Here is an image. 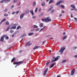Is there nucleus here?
<instances>
[{
  "label": "nucleus",
  "instance_id": "f257e3e1",
  "mask_svg": "<svg viewBox=\"0 0 77 77\" xmlns=\"http://www.w3.org/2000/svg\"><path fill=\"white\" fill-rule=\"evenodd\" d=\"M42 21H45L46 23H48V22H49V21H51V19L50 18V17H48L47 18H45L44 19H42Z\"/></svg>",
  "mask_w": 77,
  "mask_h": 77
},
{
  "label": "nucleus",
  "instance_id": "f03ea898",
  "mask_svg": "<svg viewBox=\"0 0 77 77\" xmlns=\"http://www.w3.org/2000/svg\"><path fill=\"white\" fill-rule=\"evenodd\" d=\"M23 63V61L20 62H15V63H13L14 65H16L17 64V65L15 66V67L17 68V65H21V64H22Z\"/></svg>",
  "mask_w": 77,
  "mask_h": 77
},
{
  "label": "nucleus",
  "instance_id": "7ed1b4c3",
  "mask_svg": "<svg viewBox=\"0 0 77 77\" xmlns=\"http://www.w3.org/2000/svg\"><path fill=\"white\" fill-rule=\"evenodd\" d=\"M61 3H64V1L63 0H60L57 2L55 4L56 6H57V5H59Z\"/></svg>",
  "mask_w": 77,
  "mask_h": 77
},
{
  "label": "nucleus",
  "instance_id": "20e7f679",
  "mask_svg": "<svg viewBox=\"0 0 77 77\" xmlns=\"http://www.w3.org/2000/svg\"><path fill=\"white\" fill-rule=\"evenodd\" d=\"M65 49V48L64 47H62L61 49L60 50L59 52L60 53V54L63 53V51Z\"/></svg>",
  "mask_w": 77,
  "mask_h": 77
},
{
  "label": "nucleus",
  "instance_id": "39448f33",
  "mask_svg": "<svg viewBox=\"0 0 77 77\" xmlns=\"http://www.w3.org/2000/svg\"><path fill=\"white\" fill-rule=\"evenodd\" d=\"M17 25H18V24H14L13 25V26L11 28H10V29H16V26H17Z\"/></svg>",
  "mask_w": 77,
  "mask_h": 77
},
{
  "label": "nucleus",
  "instance_id": "423d86ee",
  "mask_svg": "<svg viewBox=\"0 0 77 77\" xmlns=\"http://www.w3.org/2000/svg\"><path fill=\"white\" fill-rule=\"evenodd\" d=\"M11 1V0H3L1 1L0 3H3L4 2H6V3H7V2H10Z\"/></svg>",
  "mask_w": 77,
  "mask_h": 77
},
{
  "label": "nucleus",
  "instance_id": "0eeeda50",
  "mask_svg": "<svg viewBox=\"0 0 77 77\" xmlns=\"http://www.w3.org/2000/svg\"><path fill=\"white\" fill-rule=\"evenodd\" d=\"M48 68H46L45 70V71L44 72V76H45V75H46V74L47 73V72L48 71Z\"/></svg>",
  "mask_w": 77,
  "mask_h": 77
},
{
  "label": "nucleus",
  "instance_id": "6e6552de",
  "mask_svg": "<svg viewBox=\"0 0 77 77\" xmlns=\"http://www.w3.org/2000/svg\"><path fill=\"white\" fill-rule=\"evenodd\" d=\"M75 70L73 69L71 72V75H74V74L75 73Z\"/></svg>",
  "mask_w": 77,
  "mask_h": 77
},
{
  "label": "nucleus",
  "instance_id": "1a4fd4ad",
  "mask_svg": "<svg viewBox=\"0 0 77 77\" xmlns=\"http://www.w3.org/2000/svg\"><path fill=\"white\" fill-rule=\"evenodd\" d=\"M25 14V13H23V14H21L20 16V19H22L23 18V17H24V14Z\"/></svg>",
  "mask_w": 77,
  "mask_h": 77
},
{
  "label": "nucleus",
  "instance_id": "9d476101",
  "mask_svg": "<svg viewBox=\"0 0 77 77\" xmlns=\"http://www.w3.org/2000/svg\"><path fill=\"white\" fill-rule=\"evenodd\" d=\"M60 57L59 56H57L56 58H55L54 60L55 62H56V61H57L58 59H59V58Z\"/></svg>",
  "mask_w": 77,
  "mask_h": 77
},
{
  "label": "nucleus",
  "instance_id": "9b49d317",
  "mask_svg": "<svg viewBox=\"0 0 77 77\" xmlns=\"http://www.w3.org/2000/svg\"><path fill=\"white\" fill-rule=\"evenodd\" d=\"M2 36H3L4 38H5L6 39H9V37H8V36H6V35H3Z\"/></svg>",
  "mask_w": 77,
  "mask_h": 77
},
{
  "label": "nucleus",
  "instance_id": "f8f14e48",
  "mask_svg": "<svg viewBox=\"0 0 77 77\" xmlns=\"http://www.w3.org/2000/svg\"><path fill=\"white\" fill-rule=\"evenodd\" d=\"M39 46H36L34 48H33V50H35V49H38V48H39Z\"/></svg>",
  "mask_w": 77,
  "mask_h": 77
},
{
  "label": "nucleus",
  "instance_id": "ddd939ff",
  "mask_svg": "<svg viewBox=\"0 0 77 77\" xmlns=\"http://www.w3.org/2000/svg\"><path fill=\"white\" fill-rule=\"evenodd\" d=\"M54 65H55V63H52L51 65V66H50V67H49V68H52V67L53 66H54Z\"/></svg>",
  "mask_w": 77,
  "mask_h": 77
},
{
  "label": "nucleus",
  "instance_id": "4468645a",
  "mask_svg": "<svg viewBox=\"0 0 77 77\" xmlns=\"http://www.w3.org/2000/svg\"><path fill=\"white\" fill-rule=\"evenodd\" d=\"M3 40H4V38H3V36H2L1 38L0 41H3Z\"/></svg>",
  "mask_w": 77,
  "mask_h": 77
},
{
  "label": "nucleus",
  "instance_id": "2eb2a0df",
  "mask_svg": "<svg viewBox=\"0 0 77 77\" xmlns=\"http://www.w3.org/2000/svg\"><path fill=\"white\" fill-rule=\"evenodd\" d=\"M71 8H73V9H75V5H71Z\"/></svg>",
  "mask_w": 77,
  "mask_h": 77
},
{
  "label": "nucleus",
  "instance_id": "dca6fc26",
  "mask_svg": "<svg viewBox=\"0 0 77 77\" xmlns=\"http://www.w3.org/2000/svg\"><path fill=\"white\" fill-rule=\"evenodd\" d=\"M5 20H6V19H4L3 20H2V21L1 22H0V25L2 23H3V22L4 21H5Z\"/></svg>",
  "mask_w": 77,
  "mask_h": 77
},
{
  "label": "nucleus",
  "instance_id": "f3484780",
  "mask_svg": "<svg viewBox=\"0 0 77 77\" xmlns=\"http://www.w3.org/2000/svg\"><path fill=\"white\" fill-rule=\"evenodd\" d=\"M30 13L32 14V15H34V13H33V10H31L30 11Z\"/></svg>",
  "mask_w": 77,
  "mask_h": 77
},
{
  "label": "nucleus",
  "instance_id": "a211bd4d",
  "mask_svg": "<svg viewBox=\"0 0 77 77\" xmlns=\"http://www.w3.org/2000/svg\"><path fill=\"white\" fill-rule=\"evenodd\" d=\"M34 34V33L33 32H31L29 33L28 34V35L29 36H31V35H33Z\"/></svg>",
  "mask_w": 77,
  "mask_h": 77
},
{
  "label": "nucleus",
  "instance_id": "6ab92c4d",
  "mask_svg": "<svg viewBox=\"0 0 77 77\" xmlns=\"http://www.w3.org/2000/svg\"><path fill=\"white\" fill-rule=\"evenodd\" d=\"M15 60V58L14 57L11 60V62H14Z\"/></svg>",
  "mask_w": 77,
  "mask_h": 77
},
{
  "label": "nucleus",
  "instance_id": "aec40b11",
  "mask_svg": "<svg viewBox=\"0 0 77 77\" xmlns=\"http://www.w3.org/2000/svg\"><path fill=\"white\" fill-rule=\"evenodd\" d=\"M67 37H68L67 35L64 36L63 38V40H64V39H66V38Z\"/></svg>",
  "mask_w": 77,
  "mask_h": 77
},
{
  "label": "nucleus",
  "instance_id": "412c9836",
  "mask_svg": "<svg viewBox=\"0 0 77 77\" xmlns=\"http://www.w3.org/2000/svg\"><path fill=\"white\" fill-rule=\"evenodd\" d=\"M39 26H40L41 27H43V23H40L39 25Z\"/></svg>",
  "mask_w": 77,
  "mask_h": 77
},
{
  "label": "nucleus",
  "instance_id": "4be33fe9",
  "mask_svg": "<svg viewBox=\"0 0 77 77\" xmlns=\"http://www.w3.org/2000/svg\"><path fill=\"white\" fill-rule=\"evenodd\" d=\"M54 2V1H53V0H51L49 2V4H50V3H53Z\"/></svg>",
  "mask_w": 77,
  "mask_h": 77
},
{
  "label": "nucleus",
  "instance_id": "5701e85b",
  "mask_svg": "<svg viewBox=\"0 0 77 77\" xmlns=\"http://www.w3.org/2000/svg\"><path fill=\"white\" fill-rule=\"evenodd\" d=\"M45 2H43L42 3V6H45Z\"/></svg>",
  "mask_w": 77,
  "mask_h": 77
},
{
  "label": "nucleus",
  "instance_id": "b1692460",
  "mask_svg": "<svg viewBox=\"0 0 77 77\" xmlns=\"http://www.w3.org/2000/svg\"><path fill=\"white\" fill-rule=\"evenodd\" d=\"M9 28H10V26H8L6 29V31H8L9 30Z\"/></svg>",
  "mask_w": 77,
  "mask_h": 77
},
{
  "label": "nucleus",
  "instance_id": "393cba45",
  "mask_svg": "<svg viewBox=\"0 0 77 77\" xmlns=\"http://www.w3.org/2000/svg\"><path fill=\"white\" fill-rule=\"evenodd\" d=\"M66 62V60H63L62 61L61 63H65V62Z\"/></svg>",
  "mask_w": 77,
  "mask_h": 77
},
{
  "label": "nucleus",
  "instance_id": "a878e982",
  "mask_svg": "<svg viewBox=\"0 0 77 77\" xmlns=\"http://www.w3.org/2000/svg\"><path fill=\"white\" fill-rule=\"evenodd\" d=\"M30 43V41L28 42L26 44V45H25L26 46H27V45H29V43Z\"/></svg>",
  "mask_w": 77,
  "mask_h": 77
},
{
  "label": "nucleus",
  "instance_id": "bb28decb",
  "mask_svg": "<svg viewBox=\"0 0 77 77\" xmlns=\"http://www.w3.org/2000/svg\"><path fill=\"white\" fill-rule=\"evenodd\" d=\"M50 63V61H49V62L46 63V64L47 66H48V65H49V63Z\"/></svg>",
  "mask_w": 77,
  "mask_h": 77
},
{
  "label": "nucleus",
  "instance_id": "cd10ccee",
  "mask_svg": "<svg viewBox=\"0 0 77 77\" xmlns=\"http://www.w3.org/2000/svg\"><path fill=\"white\" fill-rule=\"evenodd\" d=\"M36 5V2H35L33 4V6H35Z\"/></svg>",
  "mask_w": 77,
  "mask_h": 77
},
{
  "label": "nucleus",
  "instance_id": "c85d7f7f",
  "mask_svg": "<svg viewBox=\"0 0 77 77\" xmlns=\"http://www.w3.org/2000/svg\"><path fill=\"white\" fill-rule=\"evenodd\" d=\"M20 28H21V26H18L17 28V30H18V29H20Z\"/></svg>",
  "mask_w": 77,
  "mask_h": 77
},
{
  "label": "nucleus",
  "instance_id": "c756f323",
  "mask_svg": "<svg viewBox=\"0 0 77 77\" xmlns=\"http://www.w3.org/2000/svg\"><path fill=\"white\" fill-rule=\"evenodd\" d=\"M54 10H53L50 12L51 14H53V13H54Z\"/></svg>",
  "mask_w": 77,
  "mask_h": 77
},
{
  "label": "nucleus",
  "instance_id": "7c9ffc66",
  "mask_svg": "<svg viewBox=\"0 0 77 77\" xmlns=\"http://www.w3.org/2000/svg\"><path fill=\"white\" fill-rule=\"evenodd\" d=\"M29 10H27L26 11V14H28V13H29Z\"/></svg>",
  "mask_w": 77,
  "mask_h": 77
},
{
  "label": "nucleus",
  "instance_id": "2f4dec72",
  "mask_svg": "<svg viewBox=\"0 0 77 77\" xmlns=\"http://www.w3.org/2000/svg\"><path fill=\"white\" fill-rule=\"evenodd\" d=\"M60 7H61L62 8H63V9L65 7L63 5H60Z\"/></svg>",
  "mask_w": 77,
  "mask_h": 77
},
{
  "label": "nucleus",
  "instance_id": "473e14b6",
  "mask_svg": "<svg viewBox=\"0 0 77 77\" xmlns=\"http://www.w3.org/2000/svg\"><path fill=\"white\" fill-rule=\"evenodd\" d=\"M5 24H6V25H9V22L7 21L6 23Z\"/></svg>",
  "mask_w": 77,
  "mask_h": 77
},
{
  "label": "nucleus",
  "instance_id": "72a5a7b5",
  "mask_svg": "<svg viewBox=\"0 0 77 77\" xmlns=\"http://www.w3.org/2000/svg\"><path fill=\"white\" fill-rule=\"evenodd\" d=\"M53 8V7H51L48 10V12L50 11L51 9H52V8Z\"/></svg>",
  "mask_w": 77,
  "mask_h": 77
},
{
  "label": "nucleus",
  "instance_id": "f704fd0d",
  "mask_svg": "<svg viewBox=\"0 0 77 77\" xmlns=\"http://www.w3.org/2000/svg\"><path fill=\"white\" fill-rule=\"evenodd\" d=\"M26 34H24L23 35L21 36L20 38H22V37H23V36H26Z\"/></svg>",
  "mask_w": 77,
  "mask_h": 77
},
{
  "label": "nucleus",
  "instance_id": "c9c22d12",
  "mask_svg": "<svg viewBox=\"0 0 77 77\" xmlns=\"http://www.w3.org/2000/svg\"><path fill=\"white\" fill-rule=\"evenodd\" d=\"M33 27L34 28H38V26L36 25H34Z\"/></svg>",
  "mask_w": 77,
  "mask_h": 77
},
{
  "label": "nucleus",
  "instance_id": "e433bc0d",
  "mask_svg": "<svg viewBox=\"0 0 77 77\" xmlns=\"http://www.w3.org/2000/svg\"><path fill=\"white\" fill-rule=\"evenodd\" d=\"M38 10V8H36L35 10V12H37V11Z\"/></svg>",
  "mask_w": 77,
  "mask_h": 77
},
{
  "label": "nucleus",
  "instance_id": "4c0bfd02",
  "mask_svg": "<svg viewBox=\"0 0 77 77\" xmlns=\"http://www.w3.org/2000/svg\"><path fill=\"white\" fill-rule=\"evenodd\" d=\"M18 1V0H14L13 2V3H15L16 2H17Z\"/></svg>",
  "mask_w": 77,
  "mask_h": 77
},
{
  "label": "nucleus",
  "instance_id": "58836bf2",
  "mask_svg": "<svg viewBox=\"0 0 77 77\" xmlns=\"http://www.w3.org/2000/svg\"><path fill=\"white\" fill-rule=\"evenodd\" d=\"M77 47H74L73 48V50H75L76 48H77Z\"/></svg>",
  "mask_w": 77,
  "mask_h": 77
},
{
  "label": "nucleus",
  "instance_id": "ea45409f",
  "mask_svg": "<svg viewBox=\"0 0 77 77\" xmlns=\"http://www.w3.org/2000/svg\"><path fill=\"white\" fill-rule=\"evenodd\" d=\"M35 18L36 17H35V16H34L32 17V18H33V19H35Z\"/></svg>",
  "mask_w": 77,
  "mask_h": 77
},
{
  "label": "nucleus",
  "instance_id": "a19ab883",
  "mask_svg": "<svg viewBox=\"0 0 77 77\" xmlns=\"http://www.w3.org/2000/svg\"><path fill=\"white\" fill-rule=\"evenodd\" d=\"M10 32L12 33H13L14 32V31L12 30H11L10 31Z\"/></svg>",
  "mask_w": 77,
  "mask_h": 77
},
{
  "label": "nucleus",
  "instance_id": "79ce46f5",
  "mask_svg": "<svg viewBox=\"0 0 77 77\" xmlns=\"http://www.w3.org/2000/svg\"><path fill=\"white\" fill-rule=\"evenodd\" d=\"M51 62H52V63H53V62H55V61H54V60H51Z\"/></svg>",
  "mask_w": 77,
  "mask_h": 77
},
{
  "label": "nucleus",
  "instance_id": "37998d69",
  "mask_svg": "<svg viewBox=\"0 0 77 77\" xmlns=\"http://www.w3.org/2000/svg\"><path fill=\"white\" fill-rule=\"evenodd\" d=\"M7 9H5V10H4V11H5V12H6V11H7Z\"/></svg>",
  "mask_w": 77,
  "mask_h": 77
},
{
  "label": "nucleus",
  "instance_id": "c03bdc74",
  "mask_svg": "<svg viewBox=\"0 0 77 77\" xmlns=\"http://www.w3.org/2000/svg\"><path fill=\"white\" fill-rule=\"evenodd\" d=\"M64 13H65V11H62V13L63 14Z\"/></svg>",
  "mask_w": 77,
  "mask_h": 77
},
{
  "label": "nucleus",
  "instance_id": "a18cd8bd",
  "mask_svg": "<svg viewBox=\"0 0 77 77\" xmlns=\"http://www.w3.org/2000/svg\"><path fill=\"white\" fill-rule=\"evenodd\" d=\"M61 16H62V14H60V15L59 16V17H61Z\"/></svg>",
  "mask_w": 77,
  "mask_h": 77
},
{
  "label": "nucleus",
  "instance_id": "49530a36",
  "mask_svg": "<svg viewBox=\"0 0 77 77\" xmlns=\"http://www.w3.org/2000/svg\"><path fill=\"white\" fill-rule=\"evenodd\" d=\"M35 30H36L37 31H38V30H39V29L38 28L37 29H35Z\"/></svg>",
  "mask_w": 77,
  "mask_h": 77
},
{
  "label": "nucleus",
  "instance_id": "de8ad7c7",
  "mask_svg": "<svg viewBox=\"0 0 77 77\" xmlns=\"http://www.w3.org/2000/svg\"><path fill=\"white\" fill-rule=\"evenodd\" d=\"M16 14H18V13H19V11L16 12Z\"/></svg>",
  "mask_w": 77,
  "mask_h": 77
},
{
  "label": "nucleus",
  "instance_id": "09e8293b",
  "mask_svg": "<svg viewBox=\"0 0 77 77\" xmlns=\"http://www.w3.org/2000/svg\"><path fill=\"white\" fill-rule=\"evenodd\" d=\"M15 13V12H13L12 13V14H14Z\"/></svg>",
  "mask_w": 77,
  "mask_h": 77
},
{
  "label": "nucleus",
  "instance_id": "8fccbe9b",
  "mask_svg": "<svg viewBox=\"0 0 77 77\" xmlns=\"http://www.w3.org/2000/svg\"><path fill=\"white\" fill-rule=\"evenodd\" d=\"M74 19H75V21H77V18L75 17V18H74Z\"/></svg>",
  "mask_w": 77,
  "mask_h": 77
},
{
  "label": "nucleus",
  "instance_id": "3c124183",
  "mask_svg": "<svg viewBox=\"0 0 77 77\" xmlns=\"http://www.w3.org/2000/svg\"><path fill=\"white\" fill-rule=\"evenodd\" d=\"M71 18H72V17H73L72 16V14H71Z\"/></svg>",
  "mask_w": 77,
  "mask_h": 77
},
{
  "label": "nucleus",
  "instance_id": "603ef678",
  "mask_svg": "<svg viewBox=\"0 0 77 77\" xmlns=\"http://www.w3.org/2000/svg\"><path fill=\"white\" fill-rule=\"evenodd\" d=\"M45 41L43 42L42 44H44V43H45Z\"/></svg>",
  "mask_w": 77,
  "mask_h": 77
},
{
  "label": "nucleus",
  "instance_id": "864d4df0",
  "mask_svg": "<svg viewBox=\"0 0 77 77\" xmlns=\"http://www.w3.org/2000/svg\"><path fill=\"white\" fill-rule=\"evenodd\" d=\"M41 11V8H40L39 10V12H40V11Z\"/></svg>",
  "mask_w": 77,
  "mask_h": 77
},
{
  "label": "nucleus",
  "instance_id": "5fc2aeb1",
  "mask_svg": "<svg viewBox=\"0 0 77 77\" xmlns=\"http://www.w3.org/2000/svg\"><path fill=\"white\" fill-rule=\"evenodd\" d=\"M74 9H74V11H77V10L76 8H74Z\"/></svg>",
  "mask_w": 77,
  "mask_h": 77
},
{
  "label": "nucleus",
  "instance_id": "6e6d98bb",
  "mask_svg": "<svg viewBox=\"0 0 77 77\" xmlns=\"http://www.w3.org/2000/svg\"><path fill=\"white\" fill-rule=\"evenodd\" d=\"M43 30V29H42L40 31H39V32H41V31H42V30Z\"/></svg>",
  "mask_w": 77,
  "mask_h": 77
},
{
  "label": "nucleus",
  "instance_id": "4d7b16f0",
  "mask_svg": "<svg viewBox=\"0 0 77 77\" xmlns=\"http://www.w3.org/2000/svg\"><path fill=\"white\" fill-rule=\"evenodd\" d=\"M55 57H53V59H55Z\"/></svg>",
  "mask_w": 77,
  "mask_h": 77
},
{
  "label": "nucleus",
  "instance_id": "13d9d810",
  "mask_svg": "<svg viewBox=\"0 0 77 77\" xmlns=\"http://www.w3.org/2000/svg\"><path fill=\"white\" fill-rule=\"evenodd\" d=\"M14 5L11 6V8H14Z\"/></svg>",
  "mask_w": 77,
  "mask_h": 77
},
{
  "label": "nucleus",
  "instance_id": "bf43d9fd",
  "mask_svg": "<svg viewBox=\"0 0 77 77\" xmlns=\"http://www.w3.org/2000/svg\"><path fill=\"white\" fill-rule=\"evenodd\" d=\"M4 15H5V16L6 17H7L8 16V14H6V15L4 14Z\"/></svg>",
  "mask_w": 77,
  "mask_h": 77
},
{
  "label": "nucleus",
  "instance_id": "052dcab7",
  "mask_svg": "<svg viewBox=\"0 0 77 77\" xmlns=\"http://www.w3.org/2000/svg\"><path fill=\"white\" fill-rule=\"evenodd\" d=\"M23 51H19V53H21V52H23Z\"/></svg>",
  "mask_w": 77,
  "mask_h": 77
},
{
  "label": "nucleus",
  "instance_id": "680f3d73",
  "mask_svg": "<svg viewBox=\"0 0 77 77\" xmlns=\"http://www.w3.org/2000/svg\"><path fill=\"white\" fill-rule=\"evenodd\" d=\"M49 51L50 52V53H51V50H49Z\"/></svg>",
  "mask_w": 77,
  "mask_h": 77
},
{
  "label": "nucleus",
  "instance_id": "e2e57ef3",
  "mask_svg": "<svg viewBox=\"0 0 77 77\" xmlns=\"http://www.w3.org/2000/svg\"><path fill=\"white\" fill-rule=\"evenodd\" d=\"M74 57H77V55L75 56Z\"/></svg>",
  "mask_w": 77,
  "mask_h": 77
},
{
  "label": "nucleus",
  "instance_id": "0e129e2a",
  "mask_svg": "<svg viewBox=\"0 0 77 77\" xmlns=\"http://www.w3.org/2000/svg\"><path fill=\"white\" fill-rule=\"evenodd\" d=\"M53 39V38H50V39Z\"/></svg>",
  "mask_w": 77,
  "mask_h": 77
},
{
  "label": "nucleus",
  "instance_id": "69168bd1",
  "mask_svg": "<svg viewBox=\"0 0 77 77\" xmlns=\"http://www.w3.org/2000/svg\"><path fill=\"white\" fill-rule=\"evenodd\" d=\"M57 77H60V75H57Z\"/></svg>",
  "mask_w": 77,
  "mask_h": 77
},
{
  "label": "nucleus",
  "instance_id": "338daca9",
  "mask_svg": "<svg viewBox=\"0 0 77 77\" xmlns=\"http://www.w3.org/2000/svg\"><path fill=\"white\" fill-rule=\"evenodd\" d=\"M42 15V14H41L39 15V16H40V17H41V16Z\"/></svg>",
  "mask_w": 77,
  "mask_h": 77
},
{
  "label": "nucleus",
  "instance_id": "774afa93",
  "mask_svg": "<svg viewBox=\"0 0 77 77\" xmlns=\"http://www.w3.org/2000/svg\"><path fill=\"white\" fill-rule=\"evenodd\" d=\"M63 35H65V32H64L63 33Z\"/></svg>",
  "mask_w": 77,
  "mask_h": 77
}]
</instances>
